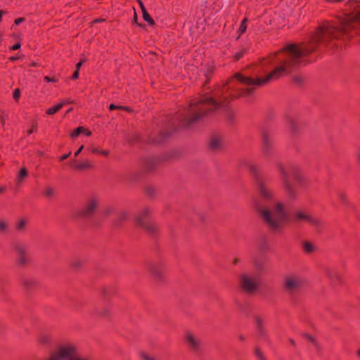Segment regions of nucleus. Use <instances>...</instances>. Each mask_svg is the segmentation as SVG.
I'll return each mask as SVG.
<instances>
[{
  "mask_svg": "<svg viewBox=\"0 0 360 360\" xmlns=\"http://www.w3.org/2000/svg\"><path fill=\"white\" fill-rule=\"evenodd\" d=\"M141 356L143 360H157L156 359H155L154 357L153 356H148L145 353H142L141 354Z\"/></svg>",
  "mask_w": 360,
  "mask_h": 360,
  "instance_id": "nucleus-41",
  "label": "nucleus"
},
{
  "mask_svg": "<svg viewBox=\"0 0 360 360\" xmlns=\"http://www.w3.org/2000/svg\"><path fill=\"white\" fill-rule=\"evenodd\" d=\"M84 148V146H81L79 149L75 153V156L77 157L82 152Z\"/></svg>",
  "mask_w": 360,
  "mask_h": 360,
  "instance_id": "nucleus-57",
  "label": "nucleus"
},
{
  "mask_svg": "<svg viewBox=\"0 0 360 360\" xmlns=\"http://www.w3.org/2000/svg\"><path fill=\"white\" fill-rule=\"evenodd\" d=\"M47 360H58V357L55 355V354H53L50 358Z\"/></svg>",
  "mask_w": 360,
  "mask_h": 360,
  "instance_id": "nucleus-58",
  "label": "nucleus"
},
{
  "mask_svg": "<svg viewBox=\"0 0 360 360\" xmlns=\"http://www.w3.org/2000/svg\"><path fill=\"white\" fill-rule=\"evenodd\" d=\"M185 340L188 347L193 352H198L200 349L202 345L200 340L191 333L188 332L186 333Z\"/></svg>",
  "mask_w": 360,
  "mask_h": 360,
  "instance_id": "nucleus-13",
  "label": "nucleus"
},
{
  "mask_svg": "<svg viewBox=\"0 0 360 360\" xmlns=\"http://www.w3.org/2000/svg\"><path fill=\"white\" fill-rule=\"evenodd\" d=\"M213 69L212 68H208L207 70L205 73V76L207 78V81L205 82V84L208 82V81L210 79L211 76L212 75Z\"/></svg>",
  "mask_w": 360,
  "mask_h": 360,
  "instance_id": "nucleus-36",
  "label": "nucleus"
},
{
  "mask_svg": "<svg viewBox=\"0 0 360 360\" xmlns=\"http://www.w3.org/2000/svg\"><path fill=\"white\" fill-rule=\"evenodd\" d=\"M7 230V225L5 221L0 220V232L5 233Z\"/></svg>",
  "mask_w": 360,
  "mask_h": 360,
  "instance_id": "nucleus-39",
  "label": "nucleus"
},
{
  "mask_svg": "<svg viewBox=\"0 0 360 360\" xmlns=\"http://www.w3.org/2000/svg\"><path fill=\"white\" fill-rule=\"evenodd\" d=\"M257 323V334L259 337H265L266 332L265 329L262 325V321L260 318H257L256 319Z\"/></svg>",
  "mask_w": 360,
  "mask_h": 360,
  "instance_id": "nucleus-20",
  "label": "nucleus"
},
{
  "mask_svg": "<svg viewBox=\"0 0 360 360\" xmlns=\"http://www.w3.org/2000/svg\"><path fill=\"white\" fill-rule=\"evenodd\" d=\"M37 131V123L36 122H32L31 124V128L27 131V134L30 135L33 133H36Z\"/></svg>",
  "mask_w": 360,
  "mask_h": 360,
  "instance_id": "nucleus-34",
  "label": "nucleus"
},
{
  "mask_svg": "<svg viewBox=\"0 0 360 360\" xmlns=\"http://www.w3.org/2000/svg\"><path fill=\"white\" fill-rule=\"evenodd\" d=\"M245 52H246V51L244 49H243L240 51L236 52L234 54V56H233L234 60H236V61L239 60L240 58H242L243 57V56L245 55Z\"/></svg>",
  "mask_w": 360,
  "mask_h": 360,
  "instance_id": "nucleus-30",
  "label": "nucleus"
},
{
  "mask_svg": "<svg viewBox=\"0 0 360 360\" xmlns=\"http://www.w3.org/2000/svg\"><path fill=\"white\" fill-rule=\"evenodd\" d=\"M302 248L305 253L310 254L315 250V246L309 241H305L302 244Z\"/></svg>",
  "mask_w": 360,
  "mask_h": 360,
  "instance_id": "nucleus-23",
  "label": "nucleus"
},
{
  "mask_svg": "<svg viewBox=\"0 0 360 360\" xmlns=\"http://www.w3.org/2000/svg\"><path fill=\"white\" fill-rule=\"evenodd\" d=\"M221 143L219 139L217 137H213L209 144V147L212 150H217L220 148Z\"/></svg>",
  "mask_w": 360,
  "mask_h": 360,
  "instance_id": "nucleus-24",
  "label": "nucleus"
},
{
  "mask_svg": "<svg viewBox=\"0 0 360 360\" xmlns=\"http://www.w3.org/2000/svg\"><path fill=\"white\" fill-rule=\"evenodd\" d=\"M109 314V309H105L103 311H99L97 308H95L91 311V315L93 317H105Z\"/></svg>",
  "mask_w": 360,
  "mask_h": 360,
  "instance_id": "nucleus-21",
  "label": "nucleus"
},
{
  "mask_svg": "<svg viewBox=\"0 0 360 360\" xmlns=\"http://www.w3.org/2000/svg\"><path fill=\"white\" fill-rule=\"evenodd\" d=\"M120 105H117L115 104H110L109 105V110H120Z\"/></svg>",
  "mask_w": 360,
  "mask_h": 360,
  "instance_id": "nucleus-46",
  "label": "nucleus"
},
{
  "mask_svg": "<svg viewBox=\"0 0 360 360\" xmlns=\"http://www.w3.org/2000/svg\"><path fill=\"white\" fill-rule=\"evenodd\" d=\"M146 193H147L149 195L152 196V195H153V193H154V189H153V188H148L146 189Z\"/></svg>",
  "mask_w": 360,
  "mask_h": 360,
  "instance_id": "nucleus-54",
  "label": "nucleus"
},
{
  "mask_svg": "<svg viewBox=\"0 0 360 360\" xmlns=\"http://www.w3.org/2000/svg\"><path fill=\"white\" fill-rule=\"evenodd\" d=\"M79 77V70H76L73 72L71 78L72 79H77Z\"/></svg>",
  "mask_w": 360,
  "mask_h": 360,
  "instance_id": "nucleus-47",
  "label": "nucleus"
},
{
  "mask_svg": "<svg viewBox=\"0 0 360 360\" xmlns=\"http://www.w3.org/2000/svg\"><path fill=\"white\" fill-rule=\"evenodd\" d=\"M302 78L300 77H293V82L297 84H300L302 82Z\"/></svg>",
  "mask_w": 360,
  "mask_h": 360,
  "instance_id": "nucleus-52",
  "label": "nucleus"
},
{
  "mask_svg": "<svg viewBox=\"0 0 360 360\" xmlns=\"http://www.w3.org/2000/svg\"><path fill=\"white\" fill-rule=\"evenodd\" d=\"M44 80L46 82H53L56 83L58 81V79L54 77L45 76Z\"/></svg>",
  "mask_w": 360,
  "mask_h": 360,
  "instance_id": "nucleus-38",
  "label": "nucleus"
},
{
  "mask_svg": "<svg viewBox=\"0 0 360 360\" xmlns=\"http://www.w3.org/2000/svg\"><path fill=\"white\" fill-rule=\"evenodd\" d=\"M6 188L4 187H0V193L4 192Z\"/></svg>",
  "mask_w": 360,
  "mask_h": 360,
  "instance_id": "nucleus-64",
  "label": "nucleus"
},
{
  "mask_svg": "<svg viewBox=\"0 0 360 360\" xmlns=\"http://www.w3.org/2000/svg\"><path fill=\"white\" fill-rule=\"evenodd\" d=\"M26 226V220L25 219H21L16 224V229L18 231H22L25 229Z\"/></svg>",
  "mask_w": 360,
  "mask_h": 360,
  "instance_id": "nucleus-31",
  "label": "nucleus"
},
{
  "mask_svg": "<svg viewBox=\"0 0 360 360\" xmlns=\"http://www.w3.org/2000/svg\"><path fill=\"white\" fill-rule=\"evenodd\" d=\"M248 18H245L241 23H240V27L238 30V32L239 34L238 38H239L242 34H243L246 30H247V22H248Z\"/></svg>",
  "mask_w": 360,
  "mask_h": 360,
  "instance_id": "nucleus-25",
  "label": "nucleus"
},
{
  "mask_svg": "<svg viewBox=\"0 0 360 360\" xmlns=\"http://www.w3.org/2000/svg\"><path fill=\"white\" fill-rule=\"evenodd\" d=\"M98 205V201L96 198H90L84 205L78 210L77 215L82 218H89L95 213Z\"/></svg>",
  "mask_w": 360,
  "mask_h": 360,
  "instance_id": "nucleus-9",
  "label": "nucleus"
},
{
  "mask_svg": "<svg viewBox=\"0 0 360 360\" xmlns=\"http://www.w3.org/2000/svg\"><path fill=\"white\" fill-rule=\"evenodd\" d=\"M255 354L259 360H266L259 347L255 348Z\"/></svg>",
  "mask_w": 360,
  "mask_h": 360,
  "instance_id": "nucleus-32",
  "label": "nucleus"
},
{
  "mask_svg": "<svg viewBox=\"0 0 360 360\" xmlns=\"http://www.w3.org/2000/svg\"><path fill=\"white\" fill-rule=\"evenodd\" d=\"M305 283V280L300 276H286L284 279L283 288L288 293L294 295L302 289Z\"/></svg>",
  "mask_w": 360,
  "mask_h": 360,
  "instance_id": "nucleus-6",
  "label": "nucleus"
},
{
  "mask_svg": "<svg viewBox=\"0 0 360 360\" xmlns=\"http://www.w3.org/2000/svg\"><path fill=\"white\" fill-rule=\"evenodd\" d=\"M120 110H125V111H127V112H131V109L129 107L124 106V105H120Z\"/></svg>",
  "mask_w": 360,
  "mask_h": 360,
  "instance_id": "nucleus-53",
  "label": "nucleus"
},
{
  "mask_svg": "<svg viewBox=\"0 0 360 360\" xmlns=\"http://www.w3.org/2000/svg\"><path fill=\"white\" fill-rule=\"evenodd\" d=\"M17 257V264L19 266H25L29 262L27 247L21 243H15L13 246Z\"/></svg>",
  "mask_w": 360,
  "mask_h": 360,
  "instance_id": "nucleus-11",
  "label": "nucleus"
},
{
  "mask_svg": "<svg viewBox=\"0 0 360 360\" xmlns=\"http://www.w3.org/2000/svg\"><path fill=\"white\" fill-rule=\"evenodd\" d=\"M143 18L145 21H146L150 25H154L155 21L148 13L147 10L142 11Z\"/></svg>",
  "mask_w": 360,
  "mask_h": 360,
  "instance_id": "nucleus-26",
  "label": "nucleus"
},
{
  "mask_svg": "<svg viewBox=\"0 0 360 360\" xmlns=\"http://www.w3.org/2000/svg\"><path fill=\"white\" fill-rule=\"evenodd\" d=\"M27 176V171L26 168L22 167L19 171V173L18 175V180L19 181H21Z\"/></svg>",
  "mask_w": 360,
  "mask_h": 360,
  "instance_id": "nucleus-29",
  "label": "nucleus"
},
{
  "mask_svg": "<svg viewBox=\"0 0 360 360\" xmlns=\"http://www.w3.org/2000/svg\"><path fill=\"white\" fill-rule=\"evenodd\" d=\"M84 63V60H80L79 63H77L76 65V70L79 71V69Z\"/></svg>",
  "mask_w": 360,
  "mask_h": 360,
  "instance_id": "nucleus-55",
  "label": "nucleus"
},
{
  "mask_svg": "<svg viewBox=\"0 0 360 360\" xmlns=\"http://www.w3.org/2000/svg\"><path fill=\"white\" fill-rule=\"evenodd\" d=\"M5 13H6V12H4V11H2V10L0 11V22L2 21V16Z\"/></svg>",
  "mask_w": 360,
  "mask_h": 360,
  "instance_id": "nucleus-60",
  "label": "nucleus"
},
{
  "mask_svg": "<svg viewBox=\"0 0 360 360\" xmlns=\"http://www.w3.org/2000/svg\"><path fill=\"white\" fill-rule=\"evenodd\" d=\"M338 198L340 200V202L345 207H352V204L350 203L347 195L345 192L342 191H339L337 193Z\"/></svg>",
  "mask_w": 360,
  "mask_h": 360,
  "instance_id": "nucleus-17",
  "label": "nucleus"
},
{
  "mask_svg": "<svg viewBox=\"0 0 360 360\" xmlns=\"http://www.w3.org/2000/svg\"><path fill=\"white\" fill-rule=\"evenodd\" d=\"M72 266L75 269L79 268L82 266V262L80 260H75L72 262Z\"/></svg>",
  "mask_w": 360,
  "mask_h": 360,
  "instance_id": "nucleus-44",
  "label": "nucleus"
},
{
  "mask_svg": "<svg viewBox=\"0 0 360 360\" xmlns=\"http://www.w3.org/2000/svg\"><path fill=\"white\" fill-rule=\"evenodd\" d=\"M349 28V25L338 27L333 23L324 22L316 31L309 44L302 46L288 44L275 53L274 57L278 60L279 65L264 78L254 79L240 73L235 74L227 83L214 89L212 96L191 100L188 108L174 115L172 125L174 126L178 122L179 128L189 127L217 109H226L231 100L252 94L255 86H261L289 75L300 68L302 58L314 51L318 44L328 46L331 43V47H338V39L344 35L352 36Z\"/></svg>",
  "mask_w": 360,
  "mask_h": 360,
  "instance_id": "nucleus-1",
  "label": "nucleus"
},
{
  "mask_svg": "<svg viewBox=\"0 0 360 360\" xmlns=\"http://www.w3.org/2000/svg\"><path fill=\"white\" fill-rule=\"evenodd\" d=\"M286 124L292 133H296L297 131L298 128L297 127L296 121L294 118L288 116L286 117Z\"/></svg>",
  "mask_w": 360,
  "mask_h": 360,
  "instance_id": "nucleus-19",
  "label": "nucleus"
},
{
  "mask_svg": "<svg viewBox=\"0 0 360 360\" xmlns=\"http://www.w3.org/2000/svg\"><path fill=\"white\" fill-rule=\"evenodd\" d=\"M255 206L263 221L271 231L278 233L283 231L286 221L287 214L283 204L278 202L273 210L263 207L257 200Z\"/></svg>",
  "mask_w": 360,
  "mask_h": 360,
  "instance_id": "nucleus-2",
  "label": "nucleus"
},
{
  "mask_svg": "<svg viewBox=\"0 0 360 360\" xmlns=\"http://www.w3.org/2000/svg\"><path fill=\"white\" fill-rule=\"evenodd\" d=\"M132 22L134 24H136L138 27H143V25L139 23V22H138V16H137L136 11H134V18L132 20Z\"/></svg>",
  "mask_w": 360,
  "mask_h": 360,
  "instance_id": "nucleus-40",
  "label": "nucleus"
},
{
  "mask_svg": "<svg viewBox=\"0 0 360 360\" xmlns=\"http://www.w3.org/2000/svg\"><path fill=\"white\" fill-rule=\"evenodd\" d=\"M20 46H21L20 43H16L14 45H13L12 46H11L10 49L12 51H15V50L19 49L20 48Z\"/></svg>",
  "mask_w": 360,
  "mask_h": 360,
  "instance_id": "nucleus-45",
  "label": "nucleus"
},
{
  "mask_svg": "<svg viewBox=\"0 0 360 360\" xmlns=\"http://www.w3.org/2000/svg\"><path fill=\"white\" fill-rule=\"evenodd\" d=\"M304 336H305V338H306L308 340H309L310 342H313V343H314V342H315V340H314V338L311 335H308V334H306V335H304Z\"/></svg>",
  "mask_w": 360,
  "mask_h": 360,
  "instance_id": "nucleus-50",
  "label": "nucleus"
},
{
  "mask_svg": "<svg viewBox=\"0 0 360 360\" xmlns=\"http://www.w3.org/2000/svg\"><path fill=\"white\" fill-rule=\"evenodd\" d=\"M8 119V115L4 111H0V124L4 126Z\"/></svg>",
  "mask_w": 360,
  "mask_h": 360,
  "instance_id": "nucleus-33",
  "label": "nucleus"
},
{
  "mask_svg": "<svg viewBox=\"0 0 360 360\" xmlns=\"http://www.w3.org/2000/svg\"><path fill=\"white\" fill-rule=\"evenodd\" d=\"M54 354L58 357V360H71L73 359L72 357L76 354V347L71 345L63 346Z\"/></svg>",
  "mask_w": 360,
  "mask_h": 360,
  "instance_id": "nucleus-12",
  "label": "nucleus"
},
{
  "mask_svg": "<svg viewBox=\"0 0 360 360\" xmlns=\"http://www.w3.org/2000/svg\"><path fill=\"white\" fill-rule=\"evenodd\" d=\"M151 210L148 207H146L136 217V224L143 227L146 231L150 234H155L158 231V226L151 221H148L147 219Z\"/></svg>",
  "mask_w": 360,
  "mask_h": 360,
  "instance_id": "nucleus-8",
  "label": "nucleus"
},
{
  "mask_svg": "<svg viewBox=\"0 0 360 360\" xmlns=\"http://www.w3.org/2000/svg\"><path fill=\"white\" fill-rule=\"evenodd\" d=\"M149 269L152 274L157 278L160 279L165 271V267L163 262L158 261L155 262H150L149 264Z\"/></svg>",
  "mask_w": 360,
  "mask_h": 360,
  "instance_id": "nucleus-14",
  "label": "nucleus"
},
{
  "mask_svg": "<svg viewBox=\"0 0 360 360\" xmlns=\"http://www.w3.org/2000/svg\"><path fill=\"white\" fill-rule=\"evenodd\" d=\"M24 20H25V18H17V19L15 20L14 23H15V25H18L19 24H20Z\"/></svg>",
  "mask_w": 360,
  "mask_h": 360,
  "instance_id": "nucleus-49",
  "label": "nucleus"
},
{
  "mask_svg": "<svg viewBox=\"0 0 360 360\" xmlns=\"http://www.w3.org/2000/svg\"><path fill=\"white\" fill-rule=\"evenodd\" d=\"M326 273L333 285H341L343 283L342 278L335 269L328 268Z\"/></svg>",
  "mask_w": 360,
  "mask_h": 360,
  "instance_id": "nucleus-15",
  "label": "nucleus"
},
{
  "mask_svg": "<svg viewBox=\"0 0 360 360\" xmlns=\"http://www.w3.org/2000/svg\"><path fill=\"white\" fill-rule=\"evenodd\" d=\"M20 96V90L19 89H15L13 91V97L15 101H18L19 98Z\"/></svg>",
  "mask_w": 360,
  "mask_h": 360,
  "instance_id": "nucleus-37",
  "label": "nucleus"
},
{
  "mask_svg": "<svg viewBox=\"0 0 360 360\" xmlns=\"http://www.w3.org/2000/svg\"><path fill=\"white\" fill-rule=\"evenodd\" d=\"M289 341H290V344H291L292 345H293V346H295V342L294 340H292V339H290V340H289Z\"/></svg>",
  "mask_w": 360,
  "mask_h": 360,
  "instance_id": "nucleus-63",
  "label": "nucleus"
},
{
  "mask_svg": "<svg viewBox=\"0 0 360 360\" xmlns=\"http://www.w3.org/2000/svg\"><path fill=\"white\" fill-rule=\"evenodd\" d=\"M238 338H239V340H240V341H244V340H245V336H244V335H240L238 336Z\"/></svg>",
  "mask_w": 360,
  "mask_h": 360,
  "instance_id": "nucleus-61",
  "label": "nucleus"
},
{
  "mask_svg": "<svg viewBox=\"0 0 360 360\" xmlns=\"http://www.w3.org/2000/svg\"><path fill=\"white\" fill-rule=\"evenodd\" d=\"M356 155H357V158H358V162L360 165V150H358Z\"/></svg>",
  "mask_w": 360,
  "mask_h": 360,
  "instance_id": "nucleus-62",
  "label": "nucleus"
},
{
  "mask_svg": "<svg viewBox=\"0 0 360 360\" xmlns=\"http://www.w3.org/2000/svg\"><path fill=\"white\" fill-rule=\"evenodd\" d=\"M262 154L266 158L274 154V146L270 133L264 129L262 132Z\"/></svg>",
  "mask_w": 360,
  "mask_h": 360,
  "instance_id": "nucleus-10",
  "label": "nucleus"
},
{
  "mask_svg": "<svg viewBox=\"0 0 360 360\" xmlns=\"http://www.w3.org/2000/svg\"><path fill=\"white\" fill-rule=\"evenodd\" d=\"M137 1H138V2H139V6H140V8H141V12H142V11H145V10H146V7H145V6H144L143 3L142 2V1H141V0H137Z\"/></svg>",
  "mask_w": 360,
  "mask_h": 360,
  "instance_id": "nucleus-51",
  "label": "nucleus"
},
{
  "mask_svg": "<svg viewBox=\"0 0 360 360\" xmlns=\"http://www.w3.org/2000/svg\"><path fill=\"white\" fill-rule=\"evenodd\" d=\"M290 221L295 224H308L315 228L321 225V221L311 213L303 210L295 211L290 218Z\"/></svg>",
  "mask_w": 360,
  "mask_h": 360,
  "instance_id": "nucleus-5",
  "label": "nucleus"
},
{
  "mask_svg": "<svg viewBox=\"0 0 360 360\" xmlns=\"http://www.w3.org/2000/svg\"><path fill=\"white\" fill-rule=\"evenodd\" d=\"M71 154V152L67 153V154H64L63 155H62L60 158V161H63L65 160H66L67 158H68L70 157Z\"/></svg>",
  "mask_w": 360,
  "mask_h": 360,
  "instance_id": "nucleus-48",
  "label": "nucleus"
},
{
  "mask_svg": "<svg viewBox=\"0 0 360 360\" xmlns=\"http://www.w3.org/2000/svg\"><path fill=\"white\" fill-rule=\"evenodd\" d=\"M63 106V103H58L54 106L49 108L46 110V113L49 115H52L58 112Z\"/></svg>",
  "mask_w": 360,
  "mask_h": 360,
  "instance_id": "nucleus-22",
  "label": "nucleus"
},
{
  "mask_svg": "<svg viewBox=\"0 0 360 360\" xmlns=\"http://www.w3.org/2000/svg\"><path fill=\"white\" fill-rule=\"evenodd\" d=\"M22 284L25 288L30 289L34 285L35 282L32 278H25L22 280Z\"/></svg>",
  "mask_w": 360,
  "mask_h": 360,
  "instance_id": "nucleus-28",
  "label": "nucleus"
},
{
  "mask_svg": "<svg viewBox=\"0 0 360 360\" xmlns=\"http://www.w3.org/2000/svg\"><path fill=\"white\" fill-rule=\"evenodd\" d=\"M169 135H170V133H165V132L161 131L159 134V136L157 139L152 140V141L155 143H160L162 141H163L165 140V139L166 137L169 136Z\"/></svg>",
  "mask_w": 360,
  "mask_h": 360,
  "instance_id": "nucleus-27",
  "label": "nucleus"
},
{
  "mask_svg": "<svg viewBox=\"0 0 360 360\" xmlns=\"http://www.w3.org/2000/svg\"><path fill=\"white\" fill-rule=\"evenodd\" d=\"M18 59H19V57H18V56H11V57H10V58H9V60H10L11 61H15V60H18Z\"/></svg>",
  "mask_w": 360,
  "mask_h": 360,
  "instance_id": "nucleus-59",
  "label": "nucleus"
},
{
  "mask_svg": "<svg viewBox=\"0 0 360 360\" xmlns=\"http://www.w3.org/2000/svg\"><path fill=\"white\" fill-rule=\"evenodd\" d=\"M277 167L281 174L285 191L290 198H295L297 195V189L304 186L305 184V179L300 173L299 167L294 165L283 166L281 163H278Z\"/></svg>",
  "mask_w": 360,
  "mask_h": 360,
  "instance_id": "nucleus-3",
  "label": "nucleus"
},
{
  "mask_svg": "<svg viewBox=\"0 0 360 360\" xmlns=\"http://www.w3.org/2000/svg\"><path fill=\"white\" fill-rule=\"evenodd\" d=\"M84 132L86 133V135L88 136L91 135V132L89 130H88L87 129H86L83 127H79L72 131V133L70 134V136L72 138H76L80 134L84 133Z\"/></svg>",
  "mask_w": 360,
  "mask_h": 360,
  "instance_id": "nucleus-18",
  "label": "nucleus"
},
{
  "mask_svg": "<svg viewBox=\"0 0 360 360\" xmlns=\"http://www.w3.org/2000/svg\"><path fill=\"white\" fill-rule=\"evenodd\" d=\"M91 153H98V154H101V155H103L104 156H108L109 155V151L108 150H98V148H93L91 150Z\"/></svg>",
  "mask_w": 360,
  "mask_h": 360,
  "instance_id": "nucleus-35",
  "label": "nucleus"
},
{
  "mask_svg": "<svg viewBox=\"0 0 360 360\" xmlns=\"http://www.w3.org/2000/svg\"><path fill=\"white\" fill-rule=\"evenodd\" d=\"M240 286L244 292L252 294L259 286V277L258 276H250L246 274H241L240 276Z\"/></svg>",
  "mask_w": 360,
  "mask_h": 360,
  "instance_id": "nucleus-7",
  "label": "nucleus"
},
{
  "mask_svg": "<svg viewBox=\"0 0 360 360\" xmlns=\"http://www.w3.org/2000/svg\"><path fill=\"white\" fill-rule=\"evenodd\" d=\"M253 263L257 269L262 270L263 269V264L262 262L255 260Z\"/></svg>",
  "mask_w": 360,
  "mask_h": 360,
  "instance_id": "nucleus-43",
  "label": "nucleus"
},
{
  "mask_svg": "<svg viewBox=\"0 0 360 360\" xmlns=\"http://www.w3.org/2000/svg\"><path fill=\"white\" fill-rule=\"evenodd\" d=\"M127 218V214L126 212H122L120 215V219L121 220H124Z\"/></svg>",
  "mask_w": 360,
  "mask_h": 360,
  "instance_id": "nucleus-56",
  "label": "nucleus"
},
{
  "mask_svg": "<svg viewBox=\"0 0 360 360\" xmlns=\"http://www.w3.org/2000/svg\"><path fill=\"white\" fill-rule=\"evenodd\" d=\"M250 170L253 175L257 184V192L261 200L271 202L274 200V193L262 179L258 168L255 165H250Z\"/></svg>",
  "mask_w": 360,
  "mask_h": 360,
  "instance_id": "nucleus-4",
  "label": "nucleus"
},
{
  "mask_svg": "<svg viewBox=\"0 0 360 360\" xmlns=\"http://www.w3.org/2000/svg\"><path fill=\"white\" fill-rule=\"evenodd\" d=\"M71 167L77 170H83L84 169L91 168L92 167V165L88 160H86L83 162H78L77 161H72L71 162Z\"/></svg>",
  "mask_w": 360,
  "mask_h": 360,
  "instance_id": "nucleus-16",
  "label": "nucleus"
},
{
  "mask_svg": "<svg viewBox=\"0 0 360 360\" xmlns=\"http://www.w3.org/2000/svg\"><path fill=\"white\" fill-rule=\"evenodd\" d=\"M44 195L48 197L52 196L53 195V190L51 188H46L44 191Z\"/></svg>",
  "mask_w": 360,
  "mask_h": 360,
  "instance_id": "nucleus-42",
  "label": "nucleus"
}]
</instances>
